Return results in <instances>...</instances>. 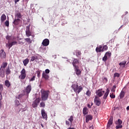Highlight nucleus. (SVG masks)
Here are the masks:
<instances>
[{"label":"nucleus","instance_id":"f257e3e1","mask_svg":"<svg viewBox=\"0 0 129 129\" xmlns=\"http://www.w3.org/2000/svg\"><path fill=\"white\" fill-rule=\"evenodd\" d=\"M72 88L74 90L75 92H76L77 94H79L81 91H82L83 88L81 86H78V85L73 84L72 85Z\"/></svg>","mask_w":129,"mask_h":129},{"label":"nucleus","instance_id":"f03ea898","mask_svg":"<svg viewBox=\"0 0 129 129\" xmlns=\"http://www.w3.org/2000/svg\"><path fill=\"white\" fill-rule=\"evenodd\" d=\"M49 91H43L41 92V99L43 101H46L49 97Z\"/></svg>","mask_w":129,"mask_h":129},{"label":"nucleus","instance_id":"7ed1b4c3","mask_svg":"<svg viewBox=\"0 0 129 129\" xmlns=\"http://www.w3.org/2000/svg\"><path fill=\"white\" fill-rule=\"evenodd\" d=\"M27 77V73L26 72V69H23L20 72V75L19 76V79L20 80H24Z\"/></svg>","mask_w":129,"mask_h":129},{"label":"nucleus","instance_id":"20e7f679","mask_svg":"<svg viewBox=\"0 0 129 129\" xmlns=\"http://www.w3.org/2000/svg\"><path fill=\"white\" fill-rule=\"evenodd\" d=\"M31 90L32 86H31V85H29L24 89L23 92L25 95L29 96V94L30 93V92H31Z\"/></svg>","mask_w":129,"mask_h":129},{"label":"nucleus","instance_id":"39448f33","mask_svg":"<svg viewBox=\"0 0 129 129\" xmlns=\"http://www.w3.org/2000/svg\"><path fill=\"white\" fill-rule=\"evenodd\" d=\"M115 124L117 125L115 126V128L118 129V128H122V120L120 119H118L117 121H115Z\"/></svg>","mask_w":129,"mask_h":129},{"label":"nucleus","instance_id":"423d86ee","mask_svg":"<svg viewBox=\"0 0 129 129\" xmlns=\"http://www.w3.org/2000/svg\"><path fill=\"white\" fill-rule=\"evenodd\" d=\"M40 98H37L34 100L32 103V107L35 108V107H37L38 106V104L40 103Z\"/></svg>","mask_w":129,"mask_h":129},{"label":"nucleus","instance_id":"0eeeda50","mask_svg":"<svg viewBox=\"0 0 129 129\" xmlns=\"http://www.w3.org/2000/svg\"><path fill=\"white\" fill-rule=\"evenodd\" d=\"M94 102H95L96 105H97V106H99V105H100V104H101V102L100 101V99H99V98L97 96H95Z\"/></svg>","mask_w":129,"mask_h":129},{"label":"nucleus","instance_id":"6e6552de","mask_svg":"<svg viewBox=\"0 0 129 129\" xmlns=\"http://www.w3.org/2000/svg\"><path fill=\"white\" fill-rule=\"evenodd\" d=\"M104 91H102V89H100L96 91V93L99 97H101L104 94Z\"/></svg>","mask_w":129,"mask_h":129},{"label":"nucleus","instance_id":"1a4fd4ad","mask_svg":"<svg viewBox=\"0 0 129 129\" xmlns=\"http://www.w3.org/2000/svg\"><path fill=\"white\" fill-rule=\"evenodd\" d=\"M41 115L43 118L45 119V120L48 119V115H47V113H46V111H45V109H41Z\"/></svg>","mask_w":129,"mask_h":129},{"label":"nucleus","instance_id":"9d476101","mask_svg":"<svg viewBox=\"0 0 129 129\" xmlns=\"http://www.w3.org/2000/svg\"><path fill=\"white\" fill-rule=\"evenodd\" d=\"M26 36H27V37L32 36V32L30 31V25L26 26Z\"/></svg>","mask_w":129,"mask_h":129},{"label":"nucleus","instance_id":"9b49d317","mask_svg":"<svg viewBox=\"0 0 129 129\" xmlns=\"http://www.w3.org/2000/svg\"><path fill=\"white\" fill-rule=\"evenodd\" d=\"M78 64H79V61H78V59L76 58L74 59L73 61V65L74 68L79 67L78 66Z\"/></svg>","mask_w":129,"mask_h":129},{"label":"nucleus","instance_id":"f8f14e48","mask_svg":"<svg viewBox=\"0 0 129 129\" xmlns=\"http://www.w3.org/2000/svg\"><path fill=\"white\" fill-rule=\"evenodd\" d=\"M50 43V41L48 39H45L43 40L42 44H43V46H48L49 44Z\"/></svg>","mask_w":129,"mask_h":129},{"label":"nucleus","instance_id":"ddd939ff","mask_svg":"<svg viewBox=\"0 0 129 129\" xmlns=\"http://www.w3.org/2000/svg\"><path fill=\"white\" fill-rule=\"evenodd\" d=\"M93 116L92 115L89 114L86 116V122H88L90 120H92Z\"/></svg>","mask_w":129,"mask_h":129},{"label":"nucleus","instance_id":"4468645a","mask_svg":"<svg viewBox=\"0 0 129 129\" xmlns=\"http://www.w3.org/2000/svg\"><path fill=\"white\" fill-rule=\"evenodd\" d=\"M74 69H75V72L76 75H77V76H79V75H81V71L79 69V67L75 68Z\"/></svg>","mask_w":129,"mask_h":129},{"label":"nucleus","instance_id":"2eb2a0df","mask_svg":"<svg viewBox=\"0 0 129 129\" xmlns=\"http://www.w3.org/2000/svg\"><path fill=\"white\" fill-rule=\"evenodd\" d=\"M96 52L97 53H100V52H103L102 49V45H99V46L96 48Z\"/></svg>","mask_w":129,"mask_h":129},{"label":"nucleus","instance_id":"dca6fc26","mask_svg":"<svg viewBox=\"0 0 129 129\" xmlns=\"http://www.w3.org/2000/svg\"><path fill=\"white\" fill-rule=\"evenodd\" d=\"M14 45H18V42L17 41H13L11 43H10L8 44H7V46H8L9 49H11Z\"/></svg>","mask_w":129,"mask_h":129},{"label":"nucleus","instance_id":"f3484780","mask_svg":"<svg viewBox=\"0 0 129 129\" xmlns=\"http://www.w3.org/2000/svg\"><path fill=\"white\" fill-rule=\"evenodd\" d=\"M113 122V117H110L108 123H107V127H109L110 126V125H111V124H112Z\"/></svg>","mask_w":129,"mask_h":129},{"label":"nucleus","instance_id":"a211bd4d","mask_svg":"<svg viewBox=\"0 0 129 129\" xmlns=\"http://www.w3.org/2000/svg\"><path fill=\"white\" fill-rule=\"evenodd\" d=\"M3 90H4V85L3 84H0V99L1 100H3Z\"/></svg>","mask_w":129,"mask_h":129},{"label":"nucleus","instance_id":"6ab92c4d","mask_svg":"<svg viewBox=\"0 0 129 129\" xmlns=\"http://www.w3.org/2000/svg\"><path fill=\"white\" fill-rule=\"evenodd\" d=\"M5 76L6 75L5 74V69L0 68V77H2V78H4Z\"/></svg>","mask_w":129,"mask_h":129},{"label":"nucleus","instance_id":"aec40b11","mask_svg":"<svg viewBox=\"0 0 129 129\" xmlns=\"http://www.w3.org/2000/svg\"><path fill=\"white\" fill-rule=\"evenodd\" d=\"M108 94H109V89L107 88L106 89V93L104 95L103 99H106V98H107V96H108Z\"/></svg>","mask_w":129,"mask_h":129},{"label":"nucleus","instance_id":"412c9836","mask_svg":"<svg viewBox=\"0 0 129 129\" xmlns=\"http://www.w3.org/2000/svg\"><path fill=\"white\" fill-rule=\"evenodd\" d=\"M0 57L1 58H6V52H4V49L1 50V51Z\"/></svg>","mask_w":129,"mask_h":129},{"label":"nucleus","instance_id":"4be33fe9","mask_svg":"<svg viewBox=\"0 0 129 129\" xmlns=\"http://www.w3.org/2000/svg\"><path fill=\"white\" fill-rule=\"evenodd\" d=\"M7 20V16L6 14H3L1 16V20L2 23H4Z\"/></svg>","mask_w":129,"mask_h":129},{"label":"nucleus","instance_id":"5701e85b","mask_svg":"<svg viewBox=\"0 0 129 129\" xmlns=\"http://www.w3.org/2000/svg\"><path fill=\"white\" fill-rule=\"evenodd\" d=\"M20 22H21V19H15L14 21L13 22V24L16 26H18V25L20 24Z\"/></svg>","mask_w":129,"mask_h":129},{"label":"nucleus","instance_id":"b1692460","mask_svg":"<svg viewBox=\"0 0 129 129\" xmlns=\"http://www.w3.org/2000/svg\"><path fill=\"white\" fill-rule=\"evenodd\" d=\"M42 77L46 80H48V79L49 78V75L45 73H42Z\"/></svg>","mask_w":129,"mask_h":129},{"label":"nucleus","instance_id":"393cba45","mask_svg":"<svg viewBox=\"0 0 129 129\" xmlns=\"http://www.w3.org/2000/svg\"><path fill=\"white\" fill-rule=\"evenodd\" d=\"M125 64H126V61H123L119 63L120 67H122V68H124L125 67Z\"/></svg>","mask_w":129,"mask_h":129},{"label":"nucleus","instance_id":"a878e982","mask_svg":"<svg viewBox=\"0 0 129 129\" xmlns=\"http://www.w3.org/2000/svg\"><path fill=\"white\" fill-rule=\"evenodd\" d=\"M12 73V72L11 71V70L10 69V67H8V68L6 69V74L7 76L10 75Z\"/></svg>","mask_w":129,"mask_h":129},{"label":"nucleus","instance_id":"bb28decb","mask_svg":"<svg viewBox=\"0 0 129 129\" xmlns=\"http://www.w3.org/2000/svg\"><path fill=\"white\" fill-rule=\"evenodd\" d=\"M83 113L84 115H86L88 113V109L87 107H84L83 109Z\"/></svg>","mask_w":129,"mask_h":129},{"label":"nucleus","instance_id":"cd10ccee","mask_svg":"<svg viewBox=\"0 0 129 129\" xmlns=\"http://www.w3.org/2000/svg\"><path fill=\"white\" fill-rule=\"evenodd\" d=\"M30 60H29V58H26L23 60V64L24 66H27L28 64H29V62Z\"/></svg>","mask_w":129,"mask_h":129},{"label":"nucleus","instance_id":"c85d7f7f","mask_svg":"<svg viewBox=\"0 0 129 129\" xmlns=\"http://www.w3.org/2000/svg\"><path fill=\"white\" fill-rule=\"evenodd\" d=\"M8 66V62H4L1 67V68H2V69H5L6 68V67H7Z\"/></svg>","mask_w":129,"mask_h":129},{"label":"nucleus","instance_id":"c756f323","mask_svg":"<svg viewBox=\"0 0 129 129\" xmlns=\"http://www.w3.org/2000/svg\"><path fill=\"white\" fill-rule=\"evenodd\" d=\"M125 94V93L124 92V91H122L121 92H120V94H119V97H120V98L121 99V98H123V97H124V95Z\"/></svg>","mask_w":129,"mask_h":129},{"label":"nucleus","instance_id":"7c9ffc66","mask_svg":"<svg viewBox=\"0 0 129 129\" xmlns=\"http://www.w3.org/2000/svg\"><path fill=\"white\" fill-rule=\"evenodd\" d=\"M5 83L6 86H7V87H10V86H11V82H10L9 80H6Z\"/></svg>","mask_w":129,"mask_h":129},{"label":"nucleus","instance_id":"2f4dec72","mask_svg":"<svg viewBox=\"0 0 129 129\" xmlns=\"http://www.w3.org/2000/svg\"><path fill=\"white\" fill-rule=\"evenodd\" d=\"M24 40H25V41H26V42L28 43V44H32V41L31 39V38H25Z\"/></svg>","mask_w":129,"mask_h":129},{"label":"nucleus","instance_id":"473e14b6","mask_svg":"<svg viewBox=\"0 0 129 129\" xmlns=\"http://www.w3.org/2000/svg\"><path fill=\"white\" fill-rule=\"evenodd\" d=\"M105 55L106 57H108V58H110L111 57V52L110 51H107L105 53Z\"/></svg>","mask_w":129,"mask_h":129},{"label":"nucleus","instance_id":"72a5a7b5","mask_svg":"<svg viewBox=\"0 0 129 129\" xmlns=\"http://www.w3.org/2000/svg\"><path fill=\"white\" fill-rule=\"evenodd\" d=\"M16 18H18V19H21L22 18V14L20 12H17L16 14Z\"/></svg>","mask_w":129,"mask_h":129},{"label":"nucleus","instance_id":"f704fd0d","mask_svg":"<svg viewBox=\"0 0 129 129\" xmlns=\"http://www.w3.org/2000/svg\"><path fill=\"white\" fill-rule=\"evenodd\" d=\"M73 116H70V118L68 119L70 122V124H72V122H73Z\"/></svg>","mask_w":129,"mask_h":129},{"label":"nucleus","instance_id":"c9c22d12","mask_svg":"<svg viewBox=\"0 0 129 129\" xmlns=\"http://www.w3.org/2000/svg\"><path fill=\"white\" fill-rule=\"evenodd\" d=\"M76 56H77V57H78V56H80V55H81V51H80V50H76Z\"/></svg>","mask_w":129,"mask_h":129},{"label":"nucleus","instance_id":"e433bc0d","mask_svg":"<svg viewBox=\"0 0 129 129\" xmlns=\"http://www.w3.org/2000/svg\"><path fill=\"white\" fill-rule=\"evenodd\" d=\"M107 49H108V47L107 46V45H104L103 46H102L103 52H104V51H106Z\"/></svg>","mask_w":129,"mask_h":129},{"label":"nucleus","instance_id":"4c0bfd02","mask_svg":"<svg viewBox=\"0 0 129 129\" xmlns=\"http://www.w3.org/2000/svg\"><path fill=\"white\" fill-rule=\"evenodd\" d=\"M107 59H108L107 56L104 55V57L102 58V61H103V62H106V61H107Z\"/></svg>","mask_w":129,"mask_h":129},{"label":"nucleus","instance_id":"58836bf2","mask_svg":"<svg viewBox=\"0 0 129 129\" xmlns=\"http://www.w3.org/2000/svg\"><path fill=\"white\" fill-rule=\"evenodd\" d=\"M46 106V105L45 104V102H42L40 103V107H45Z\"/></svg>","mask_w":129,"mask_h":129},{"label":"nucleus","instance_id":"ea45409f","mask_svg":"<svg viewBox=\"0 0 129 129\" xmlns=\"http://www.w3.org/2000/svg\"><path fill=\"white\" fill-rule=\"evenodd\" d=\"M5 25L6 26V27H9L10 26V22L7 20L5 23Z\"/></svg>","mask_w":129,"mask_h":129},{"label":"nucleus","instance_id":"a19ab883","mask_svg":"<svg viewBox=\"0 0 129 129\" xmlns=\"http://www.w3.org/2000/svg\"><path fill=\"white\" fill-rule=\"evenodd\" d=\"M110 97L111 98L113 99V98H115V95L114 94H113V93H110Z\"/></svg>","mask_w":129,"mask_h":129},{"label":"nucleus","instance_id":"79ce46f5","mask_svg":"<svg viewBox=\"0 0 129 129\" xmlns=\"http://www.w3.org/2000/svg\"><path fill=\"white\" fill-rule=\"evenodd\" d=\"M119 76H120V75L117 73H115L114 74V77H119Z\"/></svg>","mask_w":129,"mask_h":129},{"label":"nucleus","instance_id":"37998d69","mask_svg":"<svg viewBox=\"0 0 129 129\" xmlns=\"http://www.w3.org/2000/svg\"><path fill=\"white\" fill-rule=\"evenodd\" d=\"M36 59H37V57H36V56H32L31 58V61L33 62L35 61V60H36Z\"/></svg>","mask_w":129,"mask_h":129},{"label":"nucleus","instance_id":"c03bdc74","mask_svg":"<svg viewBox=\"0 0 129 129\" xmlns=\"http://www.w3.org/2000/svg\"><path fill=\"white\" fill-rule=\"evenodd\" d=\"M15 104H16V105H17V106H19V105H20V101H19V100H16L15 101Z\"/></svg>","mask_w":129,"mask_h":129},{"label":"nucleus","instance_id":"a18cd8bd","mask_svg":"<svg viewBox=\"0 0 129 129\" xmlns=\"http://www.w3.org/2000/svg\"><path fill=\"white\" fill-rule=\"evenodd\" d=\"M37 77H38V78H40V76L41 75V72L40 71H37Z\"/></svg>","mask_w":129,"mask_h":129},{"label":"nucleus","instance_id":"49530a36","mask_svg":"<svg viewBox=\"0 0 129 129\" xmlns=\"http://www.w3.org/2000/svg\"><path fill=\"white\" fill-rule=\"evenodd\" d=\"M86 94L88 95V96H90L91 93L90 92V91L88 90L86 92Z\"/></svg>","mask_w":129,"mask_h":129},{"label":"nucleus","instance_id":"de8ad7c7","mask_svg":"<svg viewBox=\"0 0 129 129\" xmlns=\"http://www.w3.org/2000/svg\"><path fill=\"white\" fill-rule=\"evenodd\" d=\"M36 77L35 76H33V77L29 80L30 82L35 81V79Z\"/></svg>","mask_w":129,"mask_h":129},{"label":"nucleus","instance_id":"09e8293b","mask_svg":"<svg viewBox=\"0 0 129 129\" xmlns=\"http://www.w3.org/2000/svg\"><path fill=\"white\" fill-rule=\"evenodd\" d=\"M6 39L8 40V41H10L11 40V37L9 36V35H7L6 37Z\"/></svg>","mask_w":129,"mask_h":129},{"label":"nucleus","instance_id":"8fccbe9b","mask_svg":"<svg viewBox=\"0 0 129 129\" xmlns=\"http://www.w3.org/2000/svg\"><path fill=\"white\" fill-rule=\"evenodd\" d=\"M46 74H49L50 73V70L49 69L45 70V73Z\"/></svg>","mask_w":129,"mask_h":129},{"label":"nucleus","instance_id":"3c124183","mask_svg":"<svg viewBox=\"0 0 129 129\" xmlns=\"http://www.w3.org/2000/svg\"><path fill=\"white\" fill-rule=\"evenodd\" d=\"M26 110H27V108L25 107V108H21L20 110V111H26Z\"/></svg>","mask_w":129,"mask_h":129},{"label":"nucleus","instance_id":"603ef678","mask_svg":"<svg viewBox=\"0 0 129 129\" xmlns=\"http://www.w3.org/2000/svg\"><path fill=\"white\" fill-rule=\"evenodd\" d=\"M66 124L67 125H70V122H69V121H68V120H66Z\"/></svg>","mask_w":129,"mask_h":129},{"label":"nucleus","instance_id":"864d4df0","mask_svg":"<svg viewBox=\"0 0 129 129\" xmlns=\"http://www.w3.org/2000/svg\"><path fill=\"white\" fill-rule=\"evenodd\" d=\"M25 44V42L21 41H19V45H24Z\"/></svg>","mask_w":129,"mask_h":129},{"label":"nucleus","instance_id":"5fc2aeb1","mask_svg":"<svg viewBox=\"0 0 129 129\" xmlns=\"http://www.w3.org/2000/svg\"><path fill=\"white\" fill-rule=\"evenodd\" d=\"M111 92H115V89H113V88H112V89H111Z\"/></svg>","mask_w":129,"mask_h":129},{"label":"nucleus","instance_id":"6e6d98bb","mask_svg":"<svg viewBox=\"0 0 129 129\" xmlns=\"http://www.w3.org/2000/svg\"><path fill=\"white\" fill-rule=\"evenodd\" d=\"M20 2V0H15V3L16 4H17V3H19Z\"/></svg>","mask_w":129,"mask_h":129},{"label":"nucleus","instance_id":"4d7b16f0","mask_svg":"<svg viewBox=\"0 0 129 129\" xmlns=\"http://www.w3.org/2000/svg\"><path fill=\"white\" fill-rule=\"evenodd\" d=\"M127 14H128V12H127V11H126V12L124 13V14L123 15V16H125L126 15H127Z\"/></svg>","mask_w":129,"mask_h":129},{"label":"nucleus","instance_id":"13d9d810","mask_svg":"<svg viewBox=\"0 0 129 129\" xmlns=\"http://www.w3.org/2000/svg\"><path fill=\"white\" fill-rule=\"evenodd\" d=\"M2 105H3V104H2V100L0 99V107H2Z\"/></svg>","mask_w":129,"mask_h":129},{"label":"nucleus","instance_id":"bf43d9fd","mask_svg":"<svg viewBox=\"0 0 129 129\" xmlns=\"http://www.w3.org/2000/svg\"><path fill=\"white\" fill-rule=\"evenodd\" d=\"M112 88L113 89H115V88H116V85H114L113 87H112Z\"/></svg>","mask_w":129,"mask_h":129},{"label":"nucleus","instance_id":"052dcab7","mask_svg":"<svg viewBox=\"0 0 129 129\" xmlns=\"http://www.w3.org/2000/svg\"><path fill=\"white\" fill-rule=\"evenodd\" d=\"M88 107H89V108H91V106L90 105V104H88Z\"/></svg>","mask_w":129,"mask_h":129},{"label":"nucleus","instance_id":"680f3d73","mask_svg":"<svg viewBox=\"0 0 129 129\" xmlns=\"http://www.w3.org/2000/svg\"><path fill=\"white\" fill-rule=\"evenodd\" d=\"M68 129H75V128H74V127H69Z\"/></svg>","mask_w":129,"mask_h":129},{"label":"nucleus","instance_id":"e2e57ef3","mask_svg":"<svg viewBox=\"0 0 129 129\" xmlns=\"http://www.w3.org/2000/svg\"><path fill=\"white\" fill-rule=\"evenodd\" d=\"M126 109H127V110H129V106H128L126 107Z\"/></svg>","mask_w":129,"mask_h":129},{"label":"nucleus","instance_id":"0e129e2a","mask_svg":"<svg viewBox=\"0 0 129 129\" xmlns=\"http://www.w3.org/2000/svg\"><path fill=\"white\" fill-rule=\"evenodd\" d=\"M104 80H105L106 81H107V79L106 78H104Z\"/></svg>","mask_w":129,"mask_h":129},{"label":"nucleus","instance_id":"69168bd1","mask_svg":"<svg viewBox=\"0 0 129 129\" xmlns=\"http://www.w3.org/2000/svg\"><path fill=\"white\" fill-rule=\"evenodd\" d=\"M41 125L42 127H44V125L42 123L41 124Z\"/></svg>","mask_w":129,"mask_h":129},{"label":"nucleus","instance_id":"338daca9","mask_svg":"<svg viewBox=\"0 0 129 129\" xmlns=\"http://www.w3.org/2000/svg\"><path fill=\"white\" fill-rule=\"evenodd\" d=\"M90 129H93V127H90Z\"/></svg>","mask_w":129,"mask_h":129},{"label":"nucleus","instance_id":"774afa93","mask_svg":"<svg viewBox=\"0 0 129 129\" xmlns=\"http://www.w3.org/2000/svg\"><path fill=\"white\" fill-rule=\"evenodd\" d=\"M32 38H34L35 37V35H32Z\"/></svg>","mask_w":129,"mask_h":129}]
</instances>
